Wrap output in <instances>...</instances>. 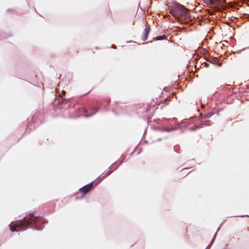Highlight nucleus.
<instances>
[{"instance_id":"f257e3e1","label":"nucleus","mask_w":249,"mask_h":249,"mask_svg":"<svg viewBox=\"0 0 249 249\" xmlns=\"http://www.w3.org/2000/svg\"><path fill=\"white\" fill-rule=\"evenodd\" d=\"M170 13L176 18H182L187 19L190 18L188 10L184 6L175 3L170 10Z\"/></svg>"},{"instance_id":"f03ea898","label":"nucleus","mask_w":249,"mask_h":249,"mask_svg":"<svg viewBox=\"0 0 249 249\" xmlns=\"http://www.w3.org/2000/svg\"><path fill=\"white\" fill-rule=\"evenodd\" d=\"M207 3L215 10H219L220 8L224 7V5L222 3L220 0H206Z\"/></svg>"},{"instance_id":"7ed1b4c3","label":"nucleus","mask_w":249,"mask_h":249,"mask_svg":"<svg viewBox=\"0 0 249 249\" xmlns=\"http://www.w3.org/2000/svg\"><path fill=\"white\" fill-rule=\"evenodd\" d=\"M24 225V223L21 222H17L16 224H13L12 222L10 226V229L12 231H17L16 230V228L23 227Z\"/></svg>"},{"instance_id":"20e7f679","label":"nucleus","mask_w":249,"mask_h":249,"mask_svg":"<svg viewBox=\"0 0 249 249\" xmlns=\"http://www.w3.org/2000/svg\"><path fill=\"white\" fill-rule=\"evenodd\" d=\"M93 185V183H89L88 185H85L82 188L80 189V190L83 191L84 194H86L92 189Z\"/></svg>"},{"instance_id":"39448f33","label":"nucleus","mask_w":249,"mask_h":249,"mask_svg":"<svg viewBox=\"0 0 249 249\" xmlns=\"http://www.w3.org/2000/svg\"><path fill=\"white\" fill-rule=\"evenodd\" d=\"M150 32V26L149 25H145V28L144 29V35L143 38V40L145 41L147 39L148 34Z\"/></svg>"},{"instance_id":"423d86ee","label":"nucleus","mask_w":249,"mask_h":249,"mask_svg":"<svg viewBox=\"0 0 249 249\" xmlns=\"http://www.w3.org/2000/svg\"><path fill=\"white\" fill-rule=\"evenodd\" d=\"M166 36L165 35H161L154 38V40H161L165 39Z\"/></svg>"},{"instance_id":"0eeeda50","label":"nucleus","mask_w":249,"mask_h":249,"mask_svg":"<svg viewBox=\"0 0 249 249\" xmlns=\"http://www.w3.org/2000/svg\"><path fill=\"white\" fill-rule=\"evenodd\" d=\"M127 43H131L130 45V46H136V45H138V44L137 42H134V41H127Z\"/></svg>"},{"instance_id":"6e6552de","label":"nucleus","mask_w":249,"mask_h":249,"mask_svg":"<svg viewBox=\"0 0 249 249\" xmlns=\"http://www.w3.org/2000/svg\"><path fill=\"white\" fill-rule=\"evenodd\" d=\"M216 233H217V232L215 233L213 237V238L212 240H211L210 243L209 244V245H208V247H210L211 246V245L213 243L214 239H215V238L216 237Z\"/></svg>"},{"instance_id":"1a4fd4ad","label":"nucleus","mask_w":249,"mask_h":249,"mask_svg":"<svg viewBox=\"0 0 249 249\" xmlns=\"http://www.w3.org/2000/svg\"><path fill=\"white\" fill-rule=\"evenodd\" d=\"M222 45L224 46V47H228V45L225 46V45H224V44H222L221 42L218 43V44H217L218 47H222Z\"/></svg>"},{"instance_id":"9d476101","label":"nucleus","mask_w":249,"mask_h":249,"mask_svg":"<svg viewBox=\"0 0 249 249\" xmlns=\"http://www.w3.org/2000/svg\"><path fill=\"white\" fill-rule=\"evenodd\" d=\"M165 41L166 43H170V42H169V40H167V39H165Z\"/></svg>"},{"instance_id":"9b49d317","label":"nucleus","mask_w":249,"mask_h":249,"mask_svg":"<svg viewBox=\"0 0 249 249\" xmlns=\"http://www.w3.org/2000/svg\"><path fill=\"white\" fill-rule=\"evenodd\" d=\"M232 36H231V37H230V41H231V39H232Z\"/></svg>"},{"instance_id":"f8f14e48","label":"nucleus","mask_w":249,"mask_h":249,"mask_svg":"<svg viewBox=\"0 0 249 249\" xmlns=\"http://www.w3.org/2000/svg\"><path fill=\"white\" fill-rule=\"evenodd\" d=\"M62 93L63 94H64V93H65V91H64V90H62Z\"/></svg>"},{"instance_id":"ddd939ff","label":"nucleus","mask_w":249,"mask_h":249,"mask_svg":"<svg viewBox=\"0 0 249 249\" xmlns=\"http://www.w3.org/2000/svg\"><path fill=\"white\" fill-rule=\"evenodd\" d=\"M234 5H235V2L234 1ZM234 9H235V6H234Z\"/></svg>"},{"instance_id":"4468645a","label":"nucleus","mask_w":249,"mask_h":249,"mask_svg":"<svg viewBox=\"0 0 249 249\" xmlns=\"http://www.w3.org/2000/svg\"><path fill=\"white\" fill-rule=\"evenodd\" d=\"M225 42H227V43H229V41H225Z\"/></svg>"},{"instance_id":"2eb2a0df","label":"nucleus","mask_w":249,"mask_h":249,"mask_svg":"<svg viewBox=\"0 0 249 249\" xmlns=\"http://www.w3.org/2000/svg\"><path fill=\"white\" fill-rule=\"evenodd\" d=\"M209 247H208H208H207L205 249H208V248H209Z\"/></svg>"},{"instance_id":"dca6fc26","label":"nucleus","mask_w":249,"mask_h":249,"mask_svg":"<svg viewBox=\"0 0 249 249\" xmlns=\"http://www.w3.org/2000/svg\"><path fill=\"white\" fill-rule=\"evenodd\" d=\"M223 1H225V0H223Z\"/></svg>"}]
</instances>
